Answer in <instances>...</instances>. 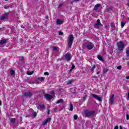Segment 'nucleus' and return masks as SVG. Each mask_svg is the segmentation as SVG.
Returning a JSON list of instances; mask_svg holds the SVG:
<instances>
[{
  "instance_id": "nucleus-1",
  "label": "nucleus",
  "mask_w": 129,
  "mask_h": 129,
  "mask_svg": "<svg viewBox=\"0 0 129 129\" xmlns=\"http://www.w3.org/2000/svg\"><path fill=\"white\" fill-rule=\"evenodd\" d=\"M84 45L85 48L88 49V50H92L94 46V45L93 44V43H92V42H90L89 41L85 42Z\"/></svg>"
},
{
  "instance_id": "nucleus-2",
  "label": "nucleus",
  "mask_w": 129,
  "mask_h": 129,
  "mask_svg": "<svg viewBox=\"0 0 129 129\" xmlns=\"http://www.w3.org/2000/svg\"><path fill=\"white\" fill-rule=\"evenodd\" d=\"M95 113V111L93 110H86L84 111L85 115H86L87 117H89L92 115H93Z\"/></svg>"
},
{
  "instance_id": "nucleus-3",
  "label": "nucleus",
  "mask_w": 129,
  "mask_h": 129,
  "mask_svg": "<svg viewBox=\"0 0 129 129\" xmlns=\"http://www.w3.org/2000/svg\"><path fill=\"white\" fill-rule=\"evenodd\" d=\"M117 46L118 47L117 49L118 51H120L121 52L123 51V49H124V43L122 41H120L117 43Z\"/></svg>"
},
{
  "instance_id": "nucleus-4",
  "label": "nucleus",
  "mask_w": 129,
  "mask_h": 129,
  "mask_svg": "<svg viewBox=\"0 0 129 129\" xmlns=\"http://www.w3.org/2000/svg\"><path fill=\"white\" fill-rule=\"evenodd\" d=\"M73 41H74V36H73V35H70L69 38H68V43L69 48H71L72 44H73Z\"/></svg>"
},
{
  "instance_id": "nucleus-5",
  "label": "nucleus",
  "mask_w": 129,
  "mask_h": 129,
  "mask_svg": "<svg viewBox=\"0 0 129 129\" xmlns=\"http://www.w3.org/2000/svg\"><path fill=\"white\" fill-rule=\"evenodd\" d=\"M99 27H102V24L100 23V20L98 19L96 23L94 25V28L95 29H99Z\"/></svg>"
},
{
  "instance_id": "nucleus-6",
  "label": "nucleus",
  "mask_w": 129,
  "mask_h": 129,
  "mask_svg": "<svg viewBox=\"0 0 129 129\" xmlns=\"http://www.w3.org/2000/svg\"><path fill=\"white\" fill-rule=\"evenodd\" d=\"M66 60H67V62L70 61V60L72 59V56H71V54L70 53H66L64 55Z\"/></svg>"
},
{
  "instance_id": "nucleus-7",
  "label": "nucleus",
  "mask_w": 129,
  "mask_h": 129,
  "mask_svg": "<svg viewBox=\"0 0 129 129\" xmlns=\"http://www.w3.org/2000/svg\"><path fill=\"white\" fill-rule=\"evenodd\" d=\"M9 13H6L0 16V20L3 21L4 20H7L9 18Z\"/></svg>"
},
{
  "instance_id": "nucleus-8",
  "label": "nucleus",
  "mask_w": 129,
  "mask_h": 129,
  "mask_svg": "<svg viewBox=\"0 0 129 129\" xmlns=\"http://www.w3.org/2000/svg\"><path fill=\"white\" fill-rule=\"evenodd\" d=\"M109 103L111 105H112L114 103V94H112L109 100Z\"/></svg>"
},
{
  "instance_id": "nucleus-9",
  "label": "nucleus",
  "mask_w": 129,
  "mask_h": 129,
  "mask_svg": "<svg viewBox=\"0 0 129 129\" xmlns=\"http://www.w3.org/2000/svg\"><path fill=\"white\" fill-rule=\"evenodd\" d=\"M92 96L93 97V98H95V99L98 100V101H102V98H101V97H99L94 94H92Z\"/></svg>"
},
{
  "instance_id": "nucleus-10",
  "label": "nucleus",
  "mask_w": 129,
  "mask_h": 129,
  "mask_svg": "<svg viewBox=\"0 0 129 129\" xmlns=\"http://www.w3.org/2000/svg\"><path fill=\"white\" fill-rule=\"evenodd\" d=\"M54 95H52L50 94H45L44 97L46 99H52V98H54Z\"/></svg>"
},
{
  "instance_id": "nucleus-11",
  "label": "nucleus",
  "mask_w": 129,
  "mask_h": 129,
  "mask_svg": "<svg viewBox=\"0 0 129 129\" xmlns=\"http://www.w3.org/2000/svg\"><path fill=\"white\" fill-rule=\"evenodd\" d=\"M33 95V94L31 92H26L24 93V96L25 97H31Z\"/></svg>"
},
{
  "instance_id": "nucleus-12",
  "label": "nucleus",
  "mask_w": 129,
  "mask_h": 129,
  "mask_svg": "<svg viewBox=\"0 0 129 129\" xmlns=\"http://www.w3.org/2000/svg\"><path fill=\"white\" fill-rule=\"evenodd\" d=\"M49 121H51V118H47L46 119H45L44 121L42 122V125H45L49 122Z\"/></svg>"
},
{
  "instance_id": "nucleus-13",
  "label": "nucleus",
  "mask_w": 129,
  "mask_h": 129,
  "mask_svg": "<svg viewBox=\"0 0 129 129\" xmlns=\"http://www.w3.org/2000/svg\"><path fill=\"white\" fill-rule=\"evenodd\" d=\"M8 39H3L0 41V44L1 45H5V44H7L8 43Z\"/></svg>"
},
{
  "instance_id": "nucleus-14",
  "label": "nucleus",
  "mask_w": 129,
  "mask_h": 129,
  "mask_svg": "<svg viewBox=\"0 0 129 129\" xmlns=\"http://www.w3.org/2000/svg\"><path fill=\"white\" fill-rule=\"evenodd\" d=\"M96 68V66L94 64L92 67H90V70L92 73H94V69Z\"/></svg>"
},
{
  "instance_id": "nucleus-15",
  "label": "nucleus",
  "mask_w": 129,
  "mask_h": 129,
  "mask_svg": "<svg viewBox=\"0 0 129 129\" xmlns=\"http://www.w3.org/2000/svg\"><path fill=\"white\" fill-rule=\"evenodd\" d=\"M19 63H20L21 65H23V63H24V56H19ZM21 62H23V63H21Z\"/></svg>"
},
{
  "instance_id": "nucleus-16",
  "label": "nucleus",
  "mask_w": 129,
  "mask_h": 129,
  "mask_svg": "<svg viewBox=\"0 0 129 129\" xmlns=\"http://www.w3.org/2000/svg\"><path fill=\"white\" fill-rule=\"evenodd\" d=\"M100 7V4H97L94 6V11H95V12H97V10H98V8Z\"/></svg>"
},
{
  "instance_id": "nucleus-17",
  "label": "nucleus",
  "mask_w": 129,
  "mask_h": 129,
  "mask_svg": "<svg viewBox=\"0 0 129 129\" xmlns=\"http://www.w3.org/2000/svg\"><path fill=\"white\" fill-rule=\"evenodd\" d=\"M56 24L57 25H62V24H63V21H62V20L60 19H57L56 20Z\"/></svg>"
},
{
  "instance_id": "nucleus-18",
  "label": "nucleus",
  "mask_w": 129,
  "mask_h": 129,
  "mask_svg": "<svg viewBox=\"0 0 129 129\" xmlns=\"http://www.w3.org/2000/svg\"><path fill=\"white\" fill-rule=\"evenodd\" d=\"M37 107H39L40 108H41V109H44V108H46V106L44 105L39 104Z\"/></svg>"
},
{
  "instance_id": "nucleus-19",
  "label": "nucleus",
  "mask_w": 129,
  "mask_h": 129,
  "mask_svg": "<svg viewBox=\"0 0 129 129\" xmlns=\"http://www.w3.org/2000/svg\"><path fill=\"white\" fill-rule=\"evenodd\" d=\"M10 8H11V9H12V8H13V6H12L11 5H6V6L4 7V9H5V10H7V9H10Z\"/></svg>"
},
{
  "instance_id": "nucleus-20",
  "label": "nucleus",
  "mask_w": 129,
  "mask_h": 129,
  "mask_svg": "<svg viewBox=\"0 0 129 129\" xmlns=\"http://www.w3.org/2000/svg\"><path fill=\"white\" fill-rule=\"evenodd\" d=\"M97 58L100 61H103V58L102 57V56H101V55H97Z\"/></svg>"
},
{
  "instance_id": "nucleus-21",
  "label": "nucleus",
  "mask_w": 129,
  "mask_h": 129,
  "mask_svg": "<svg viewBox=\"0 0 129 129\" xmlns=\"http://www.w3.org/2000/svg\"><path fill=\"white\" fill-rule=\"evenodd\" d=\"M67 85H70V84H72L73 83V81L72 80H69L66 82Z\"/></svg>"
},
{
  "instance_id": "nucleus-22",
  "label": "nucleus",
  "mask_w": 129,
  "mask_h": 129,
  "mask_svg": "<svg viewBox=\"0 0 129 129\" xmlns=\"http://www.w3.org/2000/svg\"><path fill=\"white\" fill-rule=\"evenodd\" d=\"M10 121L12 123H15V122H16V118H11L10 119Z\"/></svg>"
},
{
  "instance_id": "nucleus-23",
  "label": "nucleus",
  "mask_w": 129,
  "mask_h": 129,
  "mask_svg": "<svg viewBox=\"0 0 129 129\" xmlns=\"http://www.w3.org/2000/svg\"><path fill=\"white\" fill-rule=\"evenodd\" d=\"M70 111H72L73 110V105L71 103H70Z\"/></svg>"
},
{
  "instance_id": "nucleus-24",
  "label": "nucleus",
  "mask_w": 129,
  "mask_h": 129,
  "mask_svg": "<svg viewBox=\"0 0 129 129\" xmlns=\"http://www.w3.org/2000/svg\"><path fill=\"white\" fill-rule=\"evenodd\" d=\"M63 99H60L59 100H58L57 102H56V104H58L59 103H62L63 102Z\"/></svg>"
},
{
  "instance_id": "nucleus-25",
  "label": "nucleus",
  "mask_w": 129,
  "mask_h": 129,
  "mask_svg": "<svg viewBox=\"0 0 129 129\" xmlns=\"http://www.w3.org/2000/svg\"><path fill=\"white\" fill-rule=\"evenodd\" d=\"M38 80H40V81H44L45 78L43 77H41L39 78H38Z\"/></svg>"
},
{
  "instance_id": "nucleus-26",
  "label": "nucleus",
  "mask_w": 129,
  "mask_h": 129,
  "mask_svg": "<svg viewBox=\"0 0 129 129\" xmlns=\"http://www.w3.org/2000/svg\"><path fill=\"white\" fill-rule=\"evenodd\" d=\"M10 74L11 75H15V71H14L13 70H11L10 71Z\"/></svg>"
},
{
  "instance_id": "nucleus-27",
  "label": "nucleus",
  "mask_w": 129,
  "mask_h": 129,
  "mask_svg": "<svg viewBox=\"0 0 129 129\" xmlns=\"http://www.w3.org/2000/svg\"><path fill=\"white\" fill-rule=\"evenodd\" d=\"M80 1V0H73L71 4H73L74 3H76V4L77 3H79V2Z\"/></svg>"
},
{
  "instance_id": "nucleus-28",
  "label": "nucleus",
  "mask_w": 129,
  "mask_h": 129,
  "mask_svg": "<svg viewBox=\"0 0 129 129\" xmlns=\"http://www.w3.org/2000/svg\"><path fill=\"white\" fill-rule=\"evenodd\" d=\"M86 94L85 93L84 95L83 96V100H86V97H87Z\"/></svg>"
},
{
  "instance_id": "nucleus-29",
  "label": "nucleus",
  "mask_w": 129,
  "mask_h": 129,
  "mask_svg": "<svg viewBox=\"0 0 129 129\" xmlns=\"http://www.w3.org/2000/svg\"><path fill=\"white\" fill-rule=\"evenodd\" d=\"M32 115L34 116V117H36L37 116V113L33 111L32 112Z\"/></svg>"
},
{
  "instance_id": "nucleus-30",
  "label": "nucleus",
  "mask_w": 129,
  "mask_h": 129,
  "mask_svg": "<svg viewBox=\"0 0 129 129\" xmlns=\"http://www.w3.org/2000/svg\"><path fill=\"white\" fill-rule=\"evenodd\" d=\"M124 25H125V23L123 22H121V28H123L124 27Z\"/></svg>"
},
{
  "instance_id": "nucleus-31",
  "label": "nucleus",
  "mask_w": 129,
  "mask_h": 129,
  "mask_svg": "<svg viewBox=\"0 0 129 129\" xmlns=\"http://www.w3.org/2000/svg\"><path fill=\"white\" fill-rule=\"evenodd\" d=\"M115 29H116V27H115V26L114 27H111V31L112 32H114V31H115Z\"/></svg>"
},
{
  "instance_id": "nucleus-32",
  "label": "nucleus",
  "mask_w": 129,
  "mask_h": 129,
  "mask_svg": "<svg viewBox=\"0 0 129 129\" xmlns=\"http://www.w3.org/2000/svg\"><path fill=\"white\" fill-rule=\"evenodd\" d=\"M107 72H108V70H107V69H104L103 70V73H104V74L105 73H106Z\"/></svg>"
},
{
  "instance_id": "nucleus-33",
  "label": "nucleus",
  "mask_w": 129,
  "mask_h": 129,
  "mask_svg": "<svg viewBox=\"0 0 129 129\" xmlns=\"http://www.w3.org/2000/svg\"><path fill=\"white\" fill-rule=\"evenodd\" d=\"M58 50V47H56V46H53V51H57Z\"/></svg>"
},
{
  "instance_id": "nucleus-34",
  "label": "nucleus",
  "mask_w": 129,
  "mask_h": 129,
  "mask_svg": "<svg viewBox=\"0 0 129 129\" xmlns=\"http://www.w3.org/2000/svg\"><path fill=\"white\" fill-rule=\"evenodd\" d=\"M126 55L127 57H129V50H126Z\"/></svg>"
},
{
  "instance_id": "nucleus-35",
  "label": "nucleus",
  "mask_w": 129,
  "mask_h": 129,
  "mask_svg": "<svg viewBox=\"0 0 129 129\" xmlns=\"http://www.w3.org/2000/svg\"><path fill=\"white\" fill-rule=\"evenodd\" d=\"M34 73V72H28L27 73L28 75H32Z\"/></svg>"
},
{
  "instance_id": "nucleus-36",
  "label": "nucleus",
  "mask_w": 129,
  "mask_h": 129,
  "mask_svg": "<svg viewBox=\"0 0 129 129\" xmlns=\"http://www.w3.org/2000/svg\"><path fill=\"white\" fill-rule=\"evenodd\" d=\"M111 28H113V27H115L114 23H113V22H111Z\"/></svg>"
},
{
  "instance_id": "nucleus-37",
  "label": "nucleus",
  "mask_w": 129,
  "mask_h": 129,
  "mask_svg": "<svg viewBox=\"0 0 129 129\" xmlns=\"http://www.w3.org/2000/svg\"><path fill=\"white\" fill-rule=\"evenodd\" d=\"M74 119H75L76 120V119H77V118H78V116H77V115H74Z\"/></svg>"
},
{
  "instance_id": "nucleus-38",
  "label": "nucleus",
  "mask_w": 129,
  "mask_h": 129,
  "mask_svg": "<svg viewBox=\"0 0 129 129\" xmlns=\"http://www.w3.org/2000/svg\"><path fill=\"white\" fill-rule=\"evenodd\" d=\"M121 68H122L121 66H119L117 67V69H118V70H121Z\"/></svg>"
},
{
  "instance_id": "nucleus-39",
  "label": "nucleus",
  "mask_w": 129,
  "mask_h": 129,
  "mask_svg": "<svg viewBox=\"0 0 129 129\" xmlns=\"http://www.w3.org/2000/svg\"><path fill=\"white\" fill-rule=\"evenodd\" d=\"M58 34H59V35H60V36H62V35H63V32H62V31H59L58 32Z\"/></svg>"
},
{
  "instance_id": "nucleus-40",
  "label": "nucleus",
  "mask_w": 129,
  "mask_h": 129,
  "mask_svg": "<svg viewBox=\"0 0 129 129\" xmlns=\"http://www.w3.org/2000/svg\"><path fill=\"white\" fill-rule=\"evenodd\" d=\"M126 117L127 120H129V115H128V114H126Z\"/></svg>"
},
{
  "instance_id": "nucleus-41",
  "label": "nucleus",
  "mask_w": 129,
  "mask_h": 129,
  "mask_svg": "<svg viewBox=\"0 0 129 129\" xmlns=\"http://www.w3.org/2000/svg\"><path fill=\"white\" fill-rule=\"evenodd\" d=\"M20 122L21 123H23V117H20Z\"/></svg>"
},
{
  "instance_id": "nucleus-42",
  "label": "nucleus",
  "mask_w": 129,
  "mask_h": 129,
  "mask_svg": "<svg viewBox=\"0 0 129 129\" xmlns=\"http://www.w3.org/2000/svg\"><path fill=\"white\" fill-rule=\"evenodd\" d=\"M44 75L49 76V73L48 72H46L44 73Z\"/></svg>"
},
{
  "instance_id": "nucleus-43",
  "label": "nucleus",
  "mask_w": 129,
  "mask_h": 129,
  "mask_svg": "<svg viewBox=\"0 0 129 129\" xmlns=\"http://www.w3.org/2000/svg\"><path fill=\"white\" fill-rule=\"evenodd\" d=\"M75 68V66H74V64H72V69H74Z\"/></svg>"
},
{
  "instance_id": "nucleus-44",
  "label": "nucleus",
  "mask_w": 129,
  "mask_h": 129,
  "mask_svg": "<svg viewBox=\"0 0 129 129\" xmlns=\"http://www.w3.org/2000/svg\"><path fill=\"white\" fill-rule=\"evenodd\" d=\"M47 110H48V113H47V114H49V113H50V109H49V108H47Z\"/></svg>"
},
{
  "instance_id": "nucleus-45",
  "label": "nucleus",
  "mask_w": 129,
  "mask_h": 129,
  "mask_svg": "<svg viewBox=\"0 0 129 129\" xmlns=\"http://www.w3.org/2000/svg\"><path fill=\"white\" fill-rule=\"evenodd\" d=\"M62 6H63V4H60L59 5L58 8H61V7H62Z\"/></svg>"
},
{
  "instance_id": "nucleus-46",
  "label": "nucleus",
  "mask_w": 129,
  "mask_h": 129,
  "mask_svg": "<svg viewBox=\"0 0 129 129\" xmlns=\"http://www.w3.org/2000/svg\"><path fill=\"white\" fill-rule=\"evenodd\" d=\"M128 99H129V92L128 93L127 97L126 98L127 100H128Z\"/></svg>"
},
{
  "instance_id": "nucleus-47",
  "label": "nucleus",
  "mask_w": 129,
  "mask_h": 129,
  "mask_svg": "<svg viewBox=\"0 0 129 129\" xmlns=\"http://www.w3.org/2000/svg\"><path fill=\"white\" fill-rule=\"evenodd\" d=\"M105 28H106L107 29V30H108V29H109V27H108V26H107V25H106V26H105Z\"/></svg>"
},
{
  "instance_id": "nucleus-48",
  "label": "nucleus",
  "mask_w": 129,
  "mask_h": 129,
  "mask_svg": "<svg viewBox=\"0 0 129 129\" xmlns=\"http://www.w3.org/2000/svg\"><path fill=\"white\" fill-rule=\"evenodd\" d=\"M114 129H118V126H117V125L115 126V127H114Z\"/></svg>"
},
{
  "instance_id": "nucleus-49",
  "label": "nucleus",
  "mask_w": 129,
  "mask_h": 129,
  "mask_svg": "<svg viewBox=\"0 0 129 129\" xmlns=\"http://www.w3.org/2000/svg\"><path fill=\"white\" fill-rule=\"evenodd\" d=\"M50 94H54V91H51L50 92Z\"/></svg>"
},
{
  "instance_id": "nucleus-50",
  "label": "nucleus",
  "mask_w": 129,
  "mask_h": 129,
  "mask_svg": "<svg viewBox=\"0 0 129 129\" xmlns=\"http://www.w3.org/2000/svg\"><path fill=\"white\" fill-rule=\"evenodd\" d=\"M1 31H4V28H0V32Z\"/></svg>"
},
{
  "instance_id": "nucleus-51",
  "label": "nucleus",
  "mask_w": 129,
  "mask_h": 129,
  "mask_svg": "<svg viewBox=\"0 0 129 129\" xmlns=\"http://www.w3.org/2000/svg\"><path fill=\"white\" fill-rule=\"evenodd\" d=\"M100 74V72H99V71H98L97 72V74L98 75V74Z\"/></svg>"
},
{
  "instance_id": "nucleus-52",
  "label": "nucleus",
  "mask_w": 129,
  "mask_h": 129,
  "mask_svg": "<svg viewBox=\"0 0 129 129\" xmlns=\"http://www.w3.org/2000/svg\"><path fill=\"white\" fill-rule=\"evenodd\" d=\"M45 19H49V16H46V17H45Z\"/></svg>"
},
{
  "instance_id": "nucleus-53",
  "label": "nucleus",
  "mask_w": 129,
  "mask_h": 129,
  "mask_svg": "<svg viewBox=\"0 0 129 129\" xmlns=\"http://www.w3.org/2000/svg\"><path fill=\"white\" fill-rule=\"evenodd\" d=\"M72 70H73V69L71 68V69L70 70V72H72Z\"/></svg>"
},
{
  "instance_id": "nucleus-54",
  "label": "nucleus",
  "mask_w": 129,
  "mask_h": 129,
  "mask_svg": "<svg viewBox=\"0 0 129 129\" xmlns=\"http://www.w3.org/2000/svg\"><path fill=\"white\" fill-rule=\"evenodd\" d=\"M119 128H120V129H122V127L121 126V125H120V126H119Z\"/></svg>"
},
{
  "instance_id": "nucleus-55",
  "label": "nucleus",
  "mask_w": 129,
  "mask_h": 129,
  "mask_svg": "<svg viewBox=\"0 0 129 129\" xmlns=\"http://www.w3.org/2000/svg\"><path fill=\"white\" fill-rule=\"evenodd\" d=\"M126 79H129V76L126 77Z\"/></svg>"
},
{
  "instance_id": "nucleus-56",
  "label": "nucleus",
  "mask_w": 129,
  "mask_h": 129,
  "mask_svg": "<svg viewBox=\"0 0 129 129\" xmlns=\"http://www.w3.org/2000/svg\"><path fill=\"white\" fill-rule=\"evenodd\" d=\"M127 65L129 66V61L127 62Z\"/></svg>"
},
{
  "instance_id": "nucleus-57",
  "label": "nucleus",
  "mask_w": 129,
  "mask_h": 129,
  "mask_svg": "<svg viewBox=\"0 0 129 129\" xmlns=\"http://www.w3.org/2000/svg\"><path fill=\"white\" fill-rule=\"evenodd\" d=\"M54 111H57V108H55V109H54Z\"/></svg>"
},
{
  "instance_id": "nucleus-58",
  "label": "nucleus",
  "mask_w": 129,
  "mask_h": 129,
  "mask_svg": "<svg viewBox=\"0 0 129 129\" xmlns=\"http://www.w3.org/2000/svg\"><path fill=\"white\" fill-rule=\"evenodd\" d=\"M2 106V101L0 100V106Z\"/></svg>"
},
{
  "instance_id": "nucleus-59",
  "label": "nucleus",
  "mask_w": 129,
  "mask_h": 129,
  "mask_svg": "<svg viewBox=\"0 0 129 129\" xmlns=\"http://www.w3.org/2000/svg\"><path fill=\"white\" fill-rule=\"evenodd\" d=\"M6 1V2H8V1H9V0H5Z\"/></svg>"
}]
</instances>
